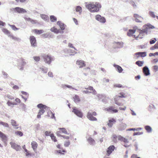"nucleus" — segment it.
I'll use <instances>...</instances> for the list:
<instances>
[{"label": "nucleus", "instance_id": "obj_1", "mask_svg": "<svg viewBox=\"0 0 158 158\" xmlns=\"http://www.w3.org/2000/svg\"><path fill=\"white\" fill-rule=\"evenodd\" d=\"M143 27L144 28L143 30H138V32L139 34L135 37V38H143L145 35L147 34L148 29H152L154 28V27L150 24H145L143 26Z\"/></svg>", "mask_w": 158, "mask_h": 158}, {"label": "nucleus", "instance_id": "obj_2", "mask_svg": "<svg viewBox=\"0 0 158 158\" xmlns=\"http://www.w3.org/2000/svg\"><path fill=\"white\" fill-rule=\"evenodd\" d=\"M86 7L91 12H97L100 8L101 7V5L98 2L90 3L86 5Z\"/></svg>", "mask_w": 158, "mask_h": 158}, {"label": "nucleus", "instance_id": "obj_3", "mask_svg": "<svg viewBox=\"0 0 158 158\" xmlns=\"http://www.w3.org/2000/svg\"><path fill=\"white\" fill-rule=\"evenodd\" d=\"M37 107L40 108V110L37 115V117L40 118L41 117V115L44 113L45 110L48 109V107L42 104H39L37 105Z\"/></svg>", "mask_w": 158, "mask_h": 158}, {"label": "nucleus", "instance_id": "obj_4", "mask_svg": "<svg viewBox=\"0 0 158 158\" xmlns=\"http://www.w3.org/2000/svg\"><path fill=\"white\" fill-rule=\"evenodd\" d=\"M120 95H116L114 98V100L115 104L118 106L121 105L122 100L120 98L125 97V94L124 93L121 92L119 93Z\"/></svg>", "mask_w": 158, "mask_h": 158}, {"label": "nucleus", "instance_id": "obj_5", "mask_svg": "<svg viewBox=\"0 0 158 158\" xmlns=\"http://www.w3.org/2000/svg\"><path fill=\"white\" fill-rule=\"evenodd\" d=\"M97 115V113L95 111H92L90 110L87 114V117L89 120L92 121H96L97 119L94 116H96Z\"/></svg>", "mask_w": 158, "mask_h": 158}, {"label": "nucleus", "instance_id": "obj_6", "mask_svg": "<svg viewBox=\"0 0 158 158\" xmlns=\"http://www.w3.org/2000/svg\"><path fill=\"white\" fill-rule=\"evenodd\" d=\"M85 89H86V90L83 91V93L85 94L93 93L94 94H96V91L94 89L93 87L92 86H89L87 88H85Z\"/></svg>", "mask_w": 158, "mask_h": 158}, {"label": "nucleus", "instance_id": "obj_7", "mask_svg": "<svg viewBox=\"0 0 158 158\" xmlns=\"http://www.w3.org/2000/svg\"><path fill=\"white\" fill-rule=\"evenodd\" d=\"M72 112L79 117L82 118L83 116L82 112L76 107L73 108Z\"/></svg>", "mask_w": 158, "mask_h": 158}, {"label": "nucleus", "instance_id": "obj_8", "mask_svg": "<svg viewBox=\"0 0 158 158\" xmlns=\"http://www.w3.org/2000/svg\"><path fill=\"white\" fill-rule=\"evenodd\" d=\"M42 57L44 60V61L48 64H50L52 60V58L48 55L44 54Z\"/></svg>", "mask_w": 158, "mask_h": 158}, {"label": "nucleus", "instance_id": "obj_9", "mask_svg": "<svg viewBox=\"0 0 158 158\" xmlns=\"http://www.w3.org/2000/svg\"><path fill=\"white\" fill-rule=\"evenodd\" d=\"M58 130L59 131H57L56 132V134L57 136H61L60 134L62 133H64L65 134H68V132L65 128H59Z\"/></svg>", "mask_w": 158, "mask_h": 158}, {"label": "nucleus", "instance_id": "obj_10", "mask_svg": "<svg viewBox=\"0 0 158 158\" xmlns=\"http://www.w3.org/2000/svg\"><path fill=\"white\" fill-rule=\"evenodd\" d=\"M30 42L32 46H36V40L35 37L33 36H31L29 38Z\"/></svg>", "mask_w": 158, "mask_h": 158}, {"label": "nucleus", "instance_id": "obj_11", "mask_svg": "<svg viewBox=\"0 0 158 158\" xmlns=\"http://www.w3.org/2000/svg\"><path fill=\"white\" fill-rule=\"evenodd\" d=\"M106 110L107 111L112 113H116L118 112V110L116 109H115L114 107L112 106L106 108Z\"/></svg>", "mask_w": 158, "mask_h": 158}, {"label": "nucleus", "instance_id": "obj_12", "mask_svg": "<svg viewBox=\"0 0 158 158\" xmlns=\"http://www.w3.org/2000/svg\"><path fill=\"white\" fill-rule=\"evenodd\" d=\"M115 149V147L114 145H111L109 146L107 148L106 151V155L109 156L114 151Z\"/></svg>", "mask_w": 158, "mask_h": 158}, {"label": "nucleus", "instance_id": "obj_13", "mask_svg": "<svg viewBox=\"0 0 158 158\" xmlns=\"http://www.w3.org/2000/svg\"><path fill=\"white\" fill-rule=\"evenodd\" d=\"M11 147L16 151H19L21 149V147L19 145L16 144L15 143L11 142L10 143Z\"/></svg>", "mask_w": 158, "mask_h": 158}, {"label": "nucleus", "instance_id": "obj_14", "mask_svg": "<svg viewBox=\"0 0 158 158\" xmlns=\"http://www.w3.org/2000/svg\"><path fill=\"white\" fill-rule=\"evenodd\" d=\"M95 19L98 21L102 23H105L106 21L104 17L99 15H97L95 16Z\"/></svg>", "mask_w": 158, "mask_h": 158}, {"label": "nucleus", "instance_id": "obj_15", "mask_svg": "<svg viewBox=\"0 0 158 158\" xmlns=\"http://www.w3.org/2000/svg\"><path fill=\"white\" fill-rule=\"evenodd\" d=\"M134 17L135 18V21L137 22H141L143 18L137 14H134Z\"/></svg>", "mask_w": 158, "mask_h": 158}, {"label": "nucleus", "instance_id": "obj_16", "mask_svg": "<svg viewBox=\"0 0 158 158\" xmlns=\"http://www.w3.org/2000/svg\"><path fill=\"white\" fill-rule=\"evenodd\" d=\"M76 64L79 66L80 68L85 66V62L82 60H78L76 62Z\"/></svg>", "mask_w": 158, "mask_h": 158}, {"label": "nucleus", "instance_id": "obj_17", "mask_svg": "<svg viewBox=\"0 0 158 158\" xmlns=\"http://www.w3.org/2000/svg\"><path fill=\"white\" fill-rule=\"evenodd\" d=\"M13 9L15 11L19 13H25L27 12V11L25 9L19 7H15Z\"/></svg>", "mask_w": 158, "mask_h": 158}, {"label": "nucleus", "instance_id": "obj_18", "mask_svg": "<svg viewBox=\"0 0 158 158\" xmlns=\"http://www.w3.org/2000/svg\"><path fill=\"white\" fill-rule=\"evenodd\" d=\"M143 72L144 74L146 76L150 74L149 70L148 68L147 67H144L143 69Z\"/></svg>", "mask_w": 158, "mask_h": 158}, {"label": "nucleus", "instance_id": "obj_19", "mask_svg": "<svg viewBox=\"0 0 158 158\" xmlns=\"http://www.w3.org/2000/svg\"><path fill=\"white\" fill-rule=\"evenodd\" d=\"M116 122V120L114 118H112L109 120L107 125L109 127H111Z\"/></svg>", "mask_w": 158, "mask_h": 158}, {"label": "nucleus", "instance_id": "obj_20", "mask_svg": "<svg viewBox=\"0 0 158 158\" xmlns=\"http://www.w3.org/2000/svg\"><path fill=\"white\" fill-rule=\"evenodd\" d=\"M31 144L32 148L34 151L35 152L36 151L38 146L37 143L35 141H33L31 143Z\"/></svg>", "mask_w": 158, "mask_h": 158}, {"label": "nucleus", "instance_id": "obj_21", "mask_svg": "<svg viewBox=\"0 0 158 158\" xmlns=\"http://www.w3.org/2000/svg\"><path fill=\"white\" fill-rule=\"evenodd\" d=\"M114 46L118 48H120L123 47V42H114L113 43Z\"/></svg>", "mask_w": 158, "mask_h": 158}, {"label": "nucleus", "instance_id": "obj_22", "mask_svg": "<svg viewBox=\"0 0 158 158\" xmlns=\"http://www.w3.org/2000/svg\"><path fill=\"white\" fill-rule=\"evenodd\" d=\"M57 24L59 25L62 30H64L65 29V26L64 23H61L60 21H58L57 22Z\"/></svg>", "mask_w": 158, "mask_h": 158}, {"label": "nucleus", "instance_id": "obj_23", "mask_svg": "<svg viewBox=\"0 0 158 158\" xmlns=\"http://www.w3.org/2000/svg\"><path fill=\"white\" fill-rule=\"evenodd\" d=\"M114 67L115 68L116 70L119 73H121L123 71V69L121 67L116 64H114Z\"/></svg>", "mask_w": 158, "mask_h": 158}, {"label": "nucleus", "instance_id": "obj_24", "mask_svg": "<svg viewBox=\"0 0 158 158\" xmlns=\"http://www.w3.org/2000/svg\"><path fill=\"white\" fill-rule=\"evenodd\" d=\"M118 139L124 142L125 143H127V139L122 137L121 136H118Z\"/></svg>", "mask_w": 158, "mask_h": 158}, {"label": "nucleus", "instance_id": "obj_25", "mask_svg": "<svg viewBox=\"0 0 158 158\" xmlns=\"http://www.w3.org/2000/svg\"><path fill=\"white\" fill-rule=\"evenodd\" d=\"M50 30L52 32L56 34L60 32L59 30L55 28V27L51 28L50 29Z\"/></svg>", "mask_w": 158, "mask_h": 158}, {"label": "nucleus", "instance_id": "obj_26", "mask_svg": "<svg viewBox=\"0 0 158 158\" xmlns=\"http://www.w3.org/2000/svg\"><path fill=\"white\" fill-rule=\"evenodd\" d=\"M73 99L74 101L75 102H79L80 101V99L79 98V97L77 95H75L73 97Z\"/></svg>", "mask_w": 158, "mask_h": 158}, {"label": "nucleus", "instance_id": "obj_27", "mask_svg": "<svg viewBox=\"0 0 158 158\" xmlns=\"http://www.w3.org/2000/svg\"><path fill=\"white\" fill-rule=\"evenodd\" d=\"M33 31L36 34H40L44 32V31L43 30H38L34 29L33 30Z\"/></svg>", "mask_w": 158, "mask_h": 158}, {"label": "nucleus", "instance_id": "obj_28", "mask_svg": "<svg viewBox=\"0 0 158 158\" xmlns=\"http://www.w3.org/2000/svg\"><path fill=\"white\" fill-rule=\"evenodd\" d=\"M136 55H138L139 56L141 57H145L146 55V53L145 52H138L135 54Z\"/></svg>", "mask_w": 158, "mask_h": 158}, {"label": "nucleus", "instance_id": "obj_29", "mask_svg": "<svg viewBox=\"0 0 158 158\" xmlns=\"http://www.w3.org/2000/svg\"><path fill=\"white\" fill-rule=\"evenodd\" d=\"M0 137H1L3 141L6 140V137L3 133L0 131Z\"/></svg>", "mask_w": 158, "mask_h": 158}, {"label": "nucleus", "instance_id": "obj_30", "mask_svg": "<svg viewBox=\"0 0 158 158\" xmlns=\"http://www.w3.org/2000/svg\"><path fill=\"white\" fill-rule=\"evenodd\" d=\"M2 31L5 34L8 35V36L11 34L10 32L6 29L3 28L2 29Z\"/></svg>", "mask_w": 158, "mask_h": 158}, {"label": "nucleus", "instance_id": "obj_31", "mask_svg": "<svg viewBox=\"0 0 158 158\" xmlns=\"http://www.w3.org/2000/svg\"><path fill=\"white\" fill-rule=\"evenodd\" d=\"M51 21L52 22H56L57 20V18L54 15H51L50 17Z\"/></svg>", "mask_w": 158, "mask_h": 158}, {"label": "nucleus", "instance_id": "obj_32", "mask_svg": "<svg viewBox=\"0 0 158 158\" xmlns=\"http://www.w3.org/2000/svg\"><path fill=\"white\" fill-rule=\"evenodd\" d=\"M88 141L91 144H93L95 143L94 140L91 137H89L88 139Z\"/></svg>", "mask_w": 158, "mask_h": 158}, {"label": "nucleus", "instance_id": "obj_33", "mask_svg": "<svg viewBox=\"0 0 158 158\" xmlns=\"http://www.w3.org/2000/svg\"><path fill=\"white\" fill-rule=\"evenodd\" d=\"M41 17L42 19L45 21H47L49 19L48 16V15H41Z\"/></svg>", "mask_w": 158, "mask_h": 158}, {"label": "nucleus", "instance_id": "obj_34", "mask_svg": "<svg viewBox=\"0 0 158 158\" xmlns=\"http://www.w3.org/2000/svg\"><path fill=\"white\" fill-rule=\"evenodd\" d=\"M145 128L148 132L150 133L152 132V129L150 126H145Z\"/></svg>", "mask_w": 158, "mask_h": 158}, {"label": "nucleus", "instance_id": "obj_35", "mask_svg": "<svg viewBox=\"0 0 158 158\" xmlns=\"http://www.w3.org/2000/svg\"><path fill=\"white\" fill-rule=\"evenodd\" d=\"M7 105L9 106L13 107L14 105H17V103H15L14 102H12L10 101H8L7 102Z\"/></svg>", "mask_w": 158, "mask_h": 158}, {"label": "nucleus", "instance_id": "obj_36", "mask_svg": "<svg viewBox=\"0 0 158 158\" xmlns=\"http://www.w3.org/2000/svg\"><path fill=\"white\" fill-rule=\"evenodd\" d=\"M18 62L19 63L21 64L22 65H24L26 64V62H25L24 60L22 58L19 59L18 61Z\"/></svg>", "mask_w": 158, "mask_h": 158}, {"label": "nucleus", "instance_id": "obj_37", "mask_svg": "<svg viewBox=\"0 0 158 158\" xmlns=\"http://www.w3.org/2000/svg\"><path fill=\"white\" fill-rule=\"evenodd\" d=\"M11 125L14 127H17L19 126V125L17 123L16 121L13 120H11Z\"/></svg>", "mask_w": 158, "mask_h": 158}, {"label": "nucleus", "instance_id": "obj_38", "mask_svg": "<svg viewBox=\"0 0 158 158\" xmlns=\"http://www.w3.org/2000/svg\"><path fill=\"white\" fill-rule=\"evenodd\" d=\"M16 135H18L20 137L23 136V134L22 132L20 131H17L15 132Z\"/></svg>", "mask_w": 158, "mask_h": 158}, {"label": "nucleus", "instance_id": "obj_39", "mask_svg": "<svg viewBox=\"0 0 158 158\" xmlns=\"http://www.w3.org/2000/svg\"><path fill=\"white\" fill-rule=\"evenodd\" d=\"M50 137H51L52 139L54 142H56L57 140L56 139V137L53 134H52L50 135Z\"/></svg>", "mask_w": 158, "mask_h": 158}, {"label": "nucleus", "instance_id": "obj_40", "mask_svg": "<svg viewBox=\"0 0 158 158\" xmlns=\"http://www.w3.org/2000/svg\"><path fill=\"white\" fill-rule=\"evenodd\" d=\"M40 69L42 70L44 73H47L48 71V69L47 68L42 67L40 68Z\"/></svg>", "mask_w": 158, "mask_h": 158}, {"label": "nucleus", "instance_id": "obj_41", "mask_svg": "<svg viewBox=\"0 0 158 158\" xmlns=\"http://www.w3.org/2000/svg\"><path fill=\"white\" fill-rule=\"evenodd\" d=\"M143 62L138 61L136 62L135 64L139 66H142L143 64Z\"/></svg>", "mask_w": 158, "mask_h": 158}, {"label": "nucleus", "instance_id": "obj_42", "mask_svg": "<svg viewBox=\"0 0 158 158\" xmlns=\"http://www.w3.org/2000/svg\"><path fill=\"white\" fill-rule=\"evenodd\" d=\"M0 125H2L5 127H9V125L7 123L0 121Z\"/></svg>", "mask_w": 158, "mask_h": 158}, {"label": "nucleus", "instance_id": "obj_43", "mask_svg": "<svg viewBox=\"0 0 158 158\" xmlns=\"http://www.w3.org/2000/svg\"><path fill=\"white\" fill-rule=\"evenodd\" d=\"M76 10V12H79L80 13H81V8L79 6H77Z\"/></svg>", "mask_w": 158, "mask_h": 158}, {"label": "nucleus", "instance_id": "obj_44", "mask_svg": "<svg viewBox=\"0 0 158 158\" xmlns=\"http://www.w3.org/2000/svg\"><path fill=\"white\" fill-rule=\"evenodd\" d=\"M9 37L11 38L12 39L14 40H19V38L14 36L12 35L11 34H10V35H9Z\"/></svg>", "mask_w": 158, "mask_h": 158}, {"label": "nucleus", "instance_id": "obj_45", "mask_svg": "<svg viewBox=\"0 0 158 158\" xmlns=\"http://www.w3.org/2000/svg\"><path fill=\"white\" fill-rule=\"evenodd\" d=\"M149 15H150L152 17L155 18L156 17V16L154 14V13L153 12L150 11L149 12Z\"/></svg>", "mask_w": 158, "mask_h": 158}, {"label": "nucleus", "instance_id": "obj_46", "mask_svg": "<svg viewBox=\"0 0 158 158\" xmlns=\"http://www.w3.org/2000/svg\"><path fill=\"white\" fill-rule=\"evenodd\" d=\"M135 31L134 30H129V36L135 33Z\"/></svg>", "mask_w": 158, "mask_h": 158}, {"label": "nucleus", "instance_id": "obj_47", "mask_svg": "<svg viewBox=\"0 0 158 158\" xmlns=\"http://www.w3.org/2000/svg\"><path fill=\"white\" fill-rule=\"evenodd\" d=\"M158 49V41L154 46L151 48V49Z\"/></svg>", "mask_w": 158, "mask_h": 158}, {"label": "nucleus", "instance_id": "obj_48", "mask_svg": "<svg viewBox=\"0 0 158 158\" xmlns=\"http://www.w3.org/2000/svg\"><path fill=\"white\" fill-rule=\"evenodd\" d=\"M157 55H158V52H156L154 53H150L149 54V56L150 57L153 56H155Z\"/></svg>", "mask_w": 158, "mask_h": 158}, {"label": "nucleus", "instance_id": "obj_49", "mask_svg": "<svg viewBox=\"0 0 158 158\" xmlns=\"http://www.w3.org/2000/svg\"><path fill=\"white\" fill-rule=\"evenodd\" d=\"M152 69L154 71L156 72L158 70V66L157 65H154L152 67Z\"/></svg>", "mask_w": 158, "mask_h": 158}, {"label": "nucleus", "instance_id": "obj_50", "mask_svg": "<svg viewBox=\"0 0 158 158\" xmlns=\"http://www.w3.org/2000/svg\"><path fill=\"white\" fill-rule=\"evenodd\" d=\"M33 58L35 61L36 62H38L40 60V58L39 56H34Z\"/></svg>", "mask_w": 158, "mask_h": 158}, {"label": "nucleus", "instance_id": "obj_51", "mask_svg": "<svg viewBox=\"0 0 158 158\" xmlns=\"http://www.w3.org/2000/svg\"><path fill=\"white\" fill-rule=\"evenodd\" d=\"M157 41L156 39V38H153V39H152L150 41V44H154L156 41Z\"/></svg>", "mask_w": 158, "mask_h": 158}, {"label": "nucleus", "instance_id": "obj_52", "mask_svg": "<svg viewBox=\"0 0 158 158\" xmlns=\"http://www.w3.org/2000/svg\"><path fill=\"white\" fill-rule=\"evenodd\" d=\"M158 62V59L155 58L151 60V63L152 64H156Z\"/></svg>", "mask_w": 158, "mask_h": 158}, {"label": "nucleus", "instance_id": "obj_53", "mask_svg": "<svg viewBox=\"0 0 158 158\" xmlns=\"http://www.w3.org/2000/svg\"><path fill=\"white\" fill-rule=\"evenodd\" d=\"M114 87L115 88H121L123 87L122 85L120 84H116L114 85Z\"/></svg>", "mask_w": 158, "mask_h": 158}, {"label": "nucleus", "instance_id": "obj_54", "mask_svg": "<svg viewBox=\"0 0 158 158\" xmlns=\"http://www.w3.org/2000/svg\"><path fill=\"white\" fill-rule=\"evenodd\" d=\"M141 129V128H137L136 129L130 128V129H129V131H135V130L139 131V130H140Z\"/></svg>", "mask_w": 158, "mask_h": 158}, {"label": "nucleus", "instance_id": "obj_55", "mask_svg": "<svg viewBox=\"0 0 158 158\" xmlns=\"http://www.w3.org/2000/svg\"><path fill=\"white\" fill-rule=\"evenodd\" d=\"M15 103H17L18 104L19 103H20L21 102L19 98H16L15 99Z\"/></svg>", "mask_w": 158, "mask_h": 158}, {"label": "nucleus", "instance_id": "obj_56", "mask_svg": "<svg viewBox=\"0 0 158 158\" xmlns=\"http://www.w3.org/2000/svg\"><path fill=\"white\" fill-rule=\"evenodd\" d=\"M143 134V132H135L133 133V135H139L141 134Z\"/></svg>", "mask_w": 158, "mask_h": 158}, {"label": "nucleus", "instance_id": "obj_57", "mask_svg": "<svg viewBox=\"0 0 158 158\" xmlns=\"http://www.w3.org/2000/svg\"><path fill=\"white\" fill-rule=\"evenodd\" d=\"M25 151L26 152V156H28L29 155L31 156V155L30 153H29L28 151L26 148L25 149Z\"/></svg>", "mask_w": 158, "mask_h": 158}, {"label": "nucleus", "instance_id": "obj_58", "mask_svg": "<svg viewBox=\"0 0 158 158\" xmlns=\"http://www.w3.org/2000/svg\"><path fill=\"white\" fill-rule=\"evenodd\" d=\"M70 144V142L69 141H68L65 142L64 144V145L65 147H67L69 146Z\"/></svg>", "mask_w": 158, "mask_h": 158}, {"label": "nucleus", "instance_id": "obj_59", "mask_svg": "<svg viewBox=\"0 0 158 158\" xmlns=\"http://www.w3.org/2000/svg\"><path fill=\"white\" fill-rule=\"evenodd\" d=\"M45 135L48 136L49 135H50L51 134V132L50 131H47L45 132Z\"/></svg>", "mask_w": 158, "mask_h": 158}, {"label": "nucleus", "instance_id": "obj_60", "mask_svg": "<svg viewBox=\"0 0 158 158\" xmlns=\"http://www.w3.org/2000/svg\"><path fill=\"white\" fill-rule=\"evenodd\" d=\"M10 27H11L12 29L15 31L16 30L18 29V28H17V27L14 25H11L10 26Z\"/></svg>", "mask_w": 158, "mask_h": 158}, {"label": "nucleus", "instance_id": "obj_61", "mask_svg": "<svg viewBox=\"0 0 158 158\" xmlns=\"http://www.w3.org/2000/svg\"><path fill=\"white\" fill-rule=\"evenodd\" d=\"M31 23L32 24H35L37 23V21L36 20H33L31 19L30 21Z\"/></svg>", "mask_w": 158, "mask_h": 158}, {"label": "nucleus", "instance_id": "obj_62", "mask_svg": "<svg viewBox=\"0 0 158 158\" xmlns=\"http://www.w3.org/2000/svg\"><path fill=\"white\" fill-rule=\"evenodd\" d=\"M139 48L144 49L146 48L145 45H141L139 46Z\"/></svg>", "mask_w": 158, "mask_h": 158}, {"label": "nucleus", "instance_id": "obj_63", "mask_svg": "<svg viewBox=\"0 0 158 158\" xmlns=\"http://www.w3.org/2000/svg\"><path fill=\"white\" fill-rule=\"evenodd\" d=\"M13 89L15 90H17L19 89V87L17 85H14L13 87Z\"/></svg>", "mask_w": 158, "mask_h": 158}, {"label": "nucleus", "instance_id": "obj_64", "mask_svg": "<svg viewBox=\"0 0 158 158\" xmlns=\"http://www.w3.org/2000/svg\"><path fill=\"white\" fill-rule=\"evenodd\" d=\"M48 75L50 77H53L52 73L51 72H49L48 73Z\"/></svg>", "mask_w": 158, "mask_h": 158}]
</instances>
